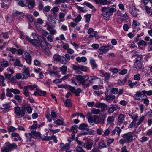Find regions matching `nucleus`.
I'll use <instances>...</instances> for the list:
<instances>
[{
	"label": "nucleus",
	"mask_w": 152,
	"mask_h": 152,
	"mask_svg": "<svg viewBox=\"0 0 152 152\" xmlns=\"http://www.w3.org/2000/svg\"><path fill=\"white\" fill-rule=\"evenodd\" d=\"M33 136H34L37 137H40L41 134L40 132H36V131L31 132Z\"/></svg>",
	"instance_id": "nucleus-52"
},
{
	"label": "nucleus",
	"mask_w": 152,
	"mask_h": 152,
	"mask_svg": "<svg viewBox=\"0 0 152 152\" xmlns=\"http://www.w3.org/2000/svg\"><path fill=\"white\" fill-rule=\"evenodd\" d=\"M24 71L22 73V79H26L29 76L30 74L29 72V68H26L25 66L24 67Z\"/></svg>",
	"instance_id": "nucleus-11"
},
{
	"label": "nucleus",
	"mask_w": 152,
	"mask_h": 152,
	"mask_svg": "<svg viewBox=\"0 0 152 152\" xmlns=\"http://www.w3.org/2000/svg\"><path fill=\"white\" fill-rule=\"evenodd\" d=\"M116 110V107L114 106H112L109 108L108 110V113L109 114H111Z\"/></svg>",
	"instance_id": "nucleus-42"
},
{
	"label": "nucleus",
	"mask_w": 152,
	"mask_h": 152,
	"mask_svg": "<svg viewBox=\"0 0 152 152\" xmlns=\"http://www.w3.org/2000/svg\"><path fill=\"white\" fill-rule=\"evenodd\" d=\"M14 98L19 102H21L22 101L21 98L19 95H15Z\"/></svg>",
	"instance_id": "nucleus-63"
},
{
	"label": "nucleus",
	"mask_w": 152,
	"mask_h": 152,
	"mask_svg": "<svg viewBox=\"0 0 152 152\" xmlns=\"http://www.w3.org/2000/svg\"><path fill=\"white\" fill-rule=\"evenodd\" d=\"M48 20L51 23H53L54 24L56 23L55 19L52 15H48Z\"/></svg>",
	"instance_id": "nucleus-34"
},
{
	"label": "nucleus",
	"mask_w": 152,
	"mask_h": 152,
	"mask_svg": "<svg viewBox=\"0 0 152 152\" xmlns=\"http://www.w3.org/2000/svg\"><path fill=\"white\" fill-rule=\"evenodd\" d=\"M42 140H49L52 139V136H44V137H41Z\"/></svg>",
	"instance_id": "nucleus-50"
},
{
	"label": "nucleus",
	"mask_w": 152,
	"mask_h": 152,
	"mask_svg": "<svg viewBox=\"0 0 152 152\" xmlns=\"http://www.w3.org/2000/svg\"><path fill=\"white\" fill-rule=\"evenodd\" d=\"M68 88L71 92L72 93H75L77 96H79V94L82 92V90L80 88L76 90L74 87L71 86H69Z\"/></svg>",
	"instance_id": "nucleus-10"
},
{
	"label": "nucleus",
	"mask_w": 152,
	"mask_h": 152,
	"mask_svg": "<svg viewBox=\"0 0 152 152\" xmlns=\"http://www.w3.org/2000/svg\"><path fill=\"white\" fill-rule=\"evenodd\" d=\"M68 2L67 0H55V3L57 4H59L61 3H64L65 2Z\"/></svg>",
	"instance_id": "nucleus-45"
},
{
	"label": "nucleus",
	"mask_w": 152,
	"mask_h": 152,
	"mask_svg": "<svg viewBox=\"0 0 152 152\" xmlns=\"http://www.w3.org/2000/svg\"><path fill=\"white\" fill-rule=\"evenodd\" d=\"M102 75L103 77H104V81L107 82H108L109 81L110 78V74L107 72H103L102 73Z\"/></svg>",
	"instance_id": "nucleus-20"
},
{
	"label": "nucleus",
	"mask_w": 152,
	"mask_h": 152,
	"mask_svg": "<svg viewBox=\"0 0 152 152\" xmlns=\"http://www.w3.org/2000/svg\"><path fill=\"white\" fill-rule=\"evenodd\" d=\"M65 106L67 107H71L72 105L70 99H67L65 102Z\"/></svg>",
	"instance_id": "nucleus-35"
},
{
	"label": "nucleus",
	"mask_w": 152,
	"mask_h": 152,
	"mask_svg": "<svg viewBox=\"0 0 152 152\" xmlns=\"http://www.w3.org/2000/svg\"><path fill=\"white\" fill-rule=\"evenodd\" d=\"M25 135L27 138V142H30L32 141V139L33 138V135L31 133H25Z\"/></svg>",
	"instance_id": "nucleus-22"
},
{
	"label": "nucleus",
	"mask_w": 152,
	"mask_h": 152,
	"mask_svg": "<svg viewBox=\"0 0 152 152\" xmlns=\"http://www.w3.org/2000/svg\"><path fill=\"white\" fill-rule=\"evenodd\" d=\"M105 94V100L108 102H110L109 101L110 100H114L115 98V96L114 95H108V93L106 92Z\"/></svg>",
	"instance_id": "nucleus-16"
},
{
	"label": "nucleus",
	"mask_w": 152,
	"mask_h": 152,
	"mask_svg": "<svg viewBox=\"0 0 152 152\" xmlns=\"http://www.w3.org/2000/svg\"><path fill=\"white\" fill-rule=\"evenodd\" d=\"M35 4V2L34 0H29L28 1V6L30 9H32Z\"/></svg>",
	"instance_id": "nucleus-25"
},
{
	"label": "nucleus",
	"mask_w": 152,
	"mask_h": 152,
	"mask_svg": "<svg viewBox=\"0 0 152 152\" xmlns=\"http://www.w3.org/2000/svg\"><path fill=\"white\" fill-rule=\"evenodd\" d=\"M65 16V14L61 12L59 14V18L60 19V21L63 22L64 21V20L63 19V18Z\"/></svg>",
	"instance_id": "nucleus-47"
},
{
	"label": "nucleus",
	"mask_w": 152,
	"mask_h": 152,
	"mask_svg": "<svg viewBox=\"0 0 152 152\" xmlns=\"http://www.w3.org/2000/svg\"><path fill=\"white\" fill-rule=\"evenodd\" d=\"M133 133L129 132L123 134L122 137L123 139L120 140L119 143L121 145L125 143H129L133 140Z\"/></svg>",
	"instance_id": "nucleus-2"
},
{
	"label": "nucleus",
	"mask_w": 152,
	"mask_h": 152,
	"mask_svg": "<svg viewBox=\"0 0 152 152\" xmlns=\"http://www.w3.org/2000/svg\"><path fill=\"white\" fill-rule=\"evenodd\" d=\"M36 90L38 91V95L40 96H45L47 94L46 92L45 91H42L37 88Z\"/></svg>",
	"instance_id": "nucleus-32"
},
{
	"label": "nucleus",
	"mask_w": 152,
	"mask_h": 152,
	"mask_svg": "<svg viewBox=\"0 0 152 152\" xmlns=\"http://www.w3.org/2000/svg\"><path fill=\"white\" fill-rule=\"evenodd\" d=\"M70 144L66 143L64 145L63 143H61L60 144V147L62 151H65V152H71L70 149Z\"/></svg>",
	"instance_id": "nucleus-7"
},
{
	"label": "nucleus",
	"mask_w": 152,
	"mask_h": 152,
	"mask_svg": "<svg viewBox=\"0 0 152 152\" xmlns=\"http://www.w3.org/2000/svg\"><path fill=\"white\" fill-rule=\"evenodd\" d=\"M145 119V117L144 116H142L141 117L139 120V121L137 123V125H140L142 122Z\"/></svg>",
	"instance_id": "nucleus-64"
},
{
	"label": "nucleus",
	"mask_w": 152,
	"mask_h": 152,
	"mask_svg": "<svg viewBox=\"0 0 152 152\" xmlns=\"http://www.w3.org/2000/svg\"><path fill=\"white\" fill-rule=\"evenodd\" d=\"M76 7L78 10H79L81 12H82L83 13L85 12L86 11V10L84 8L81 7L76 6Z\"/></svg>",
	"instance_id": "nucleus-49"
},
{
	"label": "nucleus",
	"mask_w": 152,
	"mask_h": 152,
	"mask_svg": "<svg viewBox=\"0 0 152 152\" xmlns=\"http://www.w3.org/2000/svg\"><path fill=\"white\" fill-rule=\"evenodd\" d=\"M79 69L85 72H86L87 71V68L86 66L81 65H80Z\"/></svg>",
	"instance_id": "nucleus-57"
},
{
	"label": "nucleus",
	"mask_w": 152,
	"mask_h": 152,
	"mask_svg": "<svg viewBox=\"0 0 152 152\" xmlns=\"http://www.w3.org/2000/svg\"><path fill=\"white\" fill-rule=\"evenodd\" d=\"M114 118L113 116H109L108 117L107 122V124H110L114 121Z\"/></svg>",
	"instance_id": "nucleus-38"
},
{
	"label": "nucleus",
	"mask_w": 152,
	"mask_h": 152,
	"mask_svg": "<svg viewBox=\"0 0 152 152\" xmlns=\"http://www.w3.org/2000/svg\"><path fill=\"white\" fill-rule=\"evenodd\" d=\"M98 147L100 149H101L106 147V145L105 144L104 141L103 140H102L99 142L98 144Z\"/></svg>",
	"instance_id": "nucleus-24"
},
{
	"label": "nucleus",
	"mask_w": 152,
	"mask_h": 152,
	"mask_svg": "<svg viewBox=\"0 0 152 152\" xmlns=\"http://www.w3.org/2000/svg\"><path fill=\"white\" fill-rule=\"evenodd\" d=\"M14 64L16 66L18 67H23V65L21 63L20 61L18 58H16Z\"/></svg>",
	"instance_id": "nucleus-28"
},
{
	"label": "nucleus",
	"mask_w": 152,
	"mask_h": 152,
	"mask_svg": "<svg viewBox=\"0 0 152 152\" xmlns=\"http://www.w3.org/2000/svg\"><path fill=\"white\" fill-rule=\"evenodd\" d=\"M124 119V115L120 114L118 117V121L120 123H122Z\"/></svg>",
	"instance_id": "nucleus-44"
},
{
	"label": "nucleus",
	"mask_w": 152,
	"mask_h": 152,
	"mask_svg": "<svg viewBox=\"0 0 152 152\" xmlns=\"http://www.w3.org/2000/svg\"><path fill=\"white\" fill-rule=\"evenodd\" d=\"M91 112L94 114H98L100 112V110L99 109L93 108L91 109Z\"/></svg>",
	"instance_id": "nucleus-41"
},
{
	"label": "nucleus",
	"mask_w": 152,
	"mask_h": 152,
	"mask_svg": "<svg viewBox=\"0 0 152 152\" xmlns=\"http://www.w3.org/2000/svg\"><path fill=\"white\" fill-rule=\"evenodd\" d=\"M15 112L18 118H21L24 116L25 114L26 108L22 107L21 109L19 106H17L15 108Z\"/></svg>",
	"instance_id": "nucleus-3"
},
{
	"label": "nucleus",
	"mask_w": 152,
	"mask_h": 152,
	"mask_svg": "<svg viewBox=\"0 0 152 152\" xmlns=\"http://www.w3.org/2000/svg\"><path fill=\"white\" fill-rule=\"evenodd\" d=\"M129 17L126 13L123 14L120 17V18L122 21H124L128 19Z\"/></svg>",
	"instance_id": "nucleus-36"
},
{
	"label": "nucleus",
	"mask_w": 152,
	"mask_h": 152,
	"mask_svg": "<svg viewBox=\"0 0 152 152\" xmlns=\"http://www.w3.org/2000/svg\"><path fill=\"white\" fill-rule=\"evenodd\" d=\"M11 88L12 92L15 94H18L20 93V91L18 89H13V88Z\"/></svg>",
	"instance_id": "nucleus-51"
},
{
	"label": "nucleus",
	"mask_w": 152,
	"mask_h": 152,
	"mask_svg": "<svg viewBox=\"0 0 152 152\" xmlns=\"http://www.w3.org/2000/svg\"><path fill=\"white\" fill-rule=\"evenodd\" d=\"M45 43L43 42L42 41L39 40V47H41L43 51L45 50V49H46V46L45 43L47 45H49L47 42L45 41Z\"/></svg>",
	"instance_id": "nucleus-18"
},
{
	"label": "nucleus",
	"mask_w": 152,
	"mask_h": 152,
	"mask_svg": "<svg viewBox=\"0 0 152 152\" xmlns=\"http://www.w3.org/2000/svg\"><path fill=\"white\" fill-rule=\"evenodd\" d=\"M26 38L30 43L33 44L34 46L39 48V42L38 41L37 39H32L30 38L28 36H26Z\"/></svg>",
	"instance_id": "nucleus-8"
},
{
	"label": "nucleus",
	"mask_w": 152,
	"mask_h": 152,
	"mask_svg": "<svg viewBox=\"0 0 152 152\" xmlns=\"http://www.w3.org/2000/svg\"><path fill=\"white\" fill-rule=\"evenodd\" d=\"M95 1V2L98 4H101L104 5L107 4L108 2V1L107 0H99Z\"/></svg>",
	"instance_id": "nucleus-33"
},
{
	"label": "nucleus",
	"mask_w": 152,
	"mask_h": 152,
	"mask_svg": "<svg viewBox=\"0 0 152 152\" xmlns=\"http://www.w3.org/2000/svg\"><path fill=\"white\" fill-rule=\"evenodd\" d=\"M107 47L105 46L101 47L98 50V52L99 54L102 55L107 52L109 50Z\"/></svg>",
	"instance_id": "nucleus-15"
},
{
	"label": "nucleus",
	"mask_w": 152,
	"mask_h": 152,
	"mask_svg": "<svg viewBox=\"0 0 152 152\" xmlns=\"http://www.w3.org/2000/svg\"><path fill=\"white\" fill-rule=\"evenodd\" d=\"M76 60L78 62H80L81 61L85 62L86 61L87 59L85 57H77L76 58Z\"/></svg>",
	"instance_id": "nucleus-27"
},
{
	"label": "nucleus",
	"mask_w": 152,
	"mask_h": 152,
	"mask_svg": "<svg viewBox=\"0 0 152 152\" xmlns=\"http://www.w3.org/2000/svg\"><path fill=\"white\" fill-rule=\"evenodd\" d=\"M58 10L59 8L57 7H53L51 10L54 15H55L56 12H58Z\"/></svg>",
	"instance_id": "nucleus-55"
},
{
	"label": "nucleus",
	"mask_w": 152,
	"mask_h": 152,
	"mask_svg": "<svg viewBox=\"0 0 152 152\" xmlns=\"http://www.w3.org/2000/svg\"><path fill=\"white\" fill-rule=\"evenodd\" d=\"M84 5H85L90 8L92 9L94 8V6L90 3L87 2H85L83 4Z\"/></svg>",
	"instance_id": "nucleus-54"
},
{
	"label": "nucleus",
	"mask_w": 152,
	"mask_h": 152,
	"mask_svg": "<svg viewBox=\"0 0 152 152\" xmlns=\"http://www.w3.org/2000/svg\"><path fill=\"white\" fill-rule=\"evenodd\" d=\"M85 145H86V146H85V148L88 150H90L92 147L93 144L92 142L87 141L85 143Z\"/></svg>",
	"instance_id": "nucleus-31"
},
{
	"label": "nucleus",
	"mask_w": 152,
	"mask_h": 152,
	"mask_svg": "<svg viewBox=\"0 0 152 152\" xmlns=\"http://www.w3.org/2000/svg\"><path fill=\"white\" fill-rule=\"evenodd\" d=\"M130 11L131 13L134 17H136L138 14L139 10L136 9L135 6L132 4L130 6Z\"/></svg>",
	"instance_id": "nucleus-9"
},
{
	"label": "nucleus",
	"mask_w": 152,
	"mask_h": 152,
	"mask_svg": "<svg viewBox=\"0 0 152 152\" xmlns=\"http://www.w3.org/2000/svg\"><path fill=\"white\" fill-rule=\"evenodd\" d=\"M12 15L14 17L20 18L23 16L24 13L22 12H19L17 10H13L12 12Z\"/></svg>",
	"instance_id": "nucleus-13"
},
{
	"label": "nucleus",
	"mask_w": 152,
	"mask_h": 152,
	"mask_svg": "<svg viewBox=\"0 0 152 152\" xmlns=\"http://www.w3.org/2000/svg\"><path fill=\"white\" fill-rule=\"evenodd\" d=\"M98 79L100 80H101V79L100 78L97 77L95 75L94 76H91L89 77H88L87 79V80H88L89 81V82L90 83H93V81L95 80L96 79Z\"/></svg>",
	"instance_id": "nucleus-21"
},
{
	"label": "nucleus",
	"mask_w": 152,
	"mask_h": 152,
	"mask_svg": "<svg viewBox=\"0 0 152 152\" xmlns=\"http://www.w3.org/2000/svg\"><path fill=\"white\" fill-rule=\"evenodd\" d=\"M6 91L7 92L6 94V96L7 97H12L13 96L12 94V92L11 88L10 89L9 88H7L6 90Z\"/></svg>",
	"instance_id": "nucleus-26"
},
{
	"label": "nucleus",
	"mask_w": 152,
	"mask_h": 152,
	"mask_svg": "<svg viewBox=\"0 0 152 152\" xmlns=\"http://www.w3.org/2000/svg\"><path fill=\"white\" fill-rule=\"evenodd\" d=\"M1 151L2 152H10L9 149L5 146L1 148Z\"/></svg>",
	"instance_id": "nucleus-58"
},
{
	"label": "nucleus",
	"mask_w": 152,
	"mask_h": 152,
	"mask_svg": "<svg viewBox=\"0 0 152 152\" xmlns=\"http://www.w3.org/2000/svg\"><path fill=\"white\" fill-rule=\"evenodd\" d=\"M115 130L116 132H117L118 136H120V134L122 130L120 129L119 127L118 126L116 127L115 128Z\"/></svg>",
	"instance_id": "nucleus-61"
},
{
	"label": "nucleus",
	"mask_w": 152,
	"mask_h": 152,
	"mask_svg": "<svg viewBox=\"0 0 152 152\" xmlns=\"http://www.w3.org/2000/svg\"><path fill=\"white\" fill-rule=\"evenodd\" d=\"M129 85L131 88H132L134 86H137L138 85L137 84V82L136 81L134 82H132L130 80H129Z\"/></svg>",
	"instance_id": "nucleus-40"
},
{
	"label": "nucleus",
	"mask_w": 152,
	"mask_h": 152,
	"mask_svg": "<svg viewBox=\"0 0 152 152\" xmlns=\"http://www.w3.org/2000/svg\"><path fill=\"white\" fill-rule=\"evenodd\" d=\"M127 81V78L125 77L124 79L120 80L118 81V83L119 85H122L124 84Z\"/></svg>",
	"instance_id": "nucleus-48"
},
{
	"label": "nucleus",
	"mask_w": 152,
	"mask_h": 152,
	"mask_svg": "<svg viewBox=\"0 0 152 152\" xmlns=\"http://www.w3.org/2000/svg\"><path fill=\"white\" fill-rule=\"evenodd\" d=\"M60 69L62 72V74H65L67 71V67L66 66L63 65L62 67L60 68Z\"/></svg>",
	"instance_id": "nucleus-37"
},
{
	"label": "nucleus",
	"mask_w": 152,
	"mask_h": 152,
	"mask_svg": "<svg viewBox=\"0 0 152 152\" xmlns=\"http://www.w3.org/2000/svg\"><path fill=\"white\" fill-rule=\"evenodd\" d=\"M22 58L25 60L26 62L29 64H31L32 58L31 55L28 52H25L22 55Z\"/></svg>",
	"instance_id": "nucleus-6"
},
{
	"label": "nucleus",
	"mask_w": 152,
	"mask_h": 152,
	"mask_svg": "<svg viewBox=\"0 0 152 152\" xmlns=\"http://www.w3.org/2000/svg\"><path fill=\"white\" fill-rule=\"evenodd\" d=\"M101 10L104 18L108 20L110 19V16L112 15L113 13L115 12L116 10L115 8L103 7L101 8Z\"/></svg>",
	"instance_id": "nucleus-1"
},
{
	"label": "nucleus",
	"mask_w": 152,
	"mask_h": 152,
	"mask_svg": "<svg viewBox=\"0 0 152 152\" xmlns=\"http://www.w3.org/2000/svg\"><path fill=\"white\" fill-rule=\"evenodd\" d=\"M37 128V127L36 124H34L33 125H32L31 127V132H33L34 131H36V129Z\"/></svg>",
	"instance_id": "nucleus-59"
},
{
	"label": "nucleus",
	"mask_w": 152,
	"mask_h": 152,
	"mask_svg": "<svg viewBox=\"0 0 152 152\" xmlns=\"http://www.w3.org/2000/svg\"><path fill=\"white\" fill-rule=\"evenodd\" d=\"M106 117V115L105 114L100 115V117L98 118L97 121L99 122V123H104V120Z\"/></svg>",
	"instance_id": "nucleus-17"
},
{
	"label": "nucleus",
	"mask_w": 152,
	"mask_h": 152,
	"mask_svg": "<svg viewBox=\"0 0 152 152\" xmlns=\"http://www.w3.org/2000/svg\"><path fill=\"white\" fill-rule=\"evenodd\" d=\"M86 117L88 120V122L90 124L93 123L95 124L99 123V122L97 121V120L98 118H99V117L96 115L92 116L90 112L88 113L86 115Z\"/></svg>",
	"instance_id": "nucleus-4"
},
{
	"label": "nucleus",
	"mask_w": 152,
	"mask_h": 152,
	"mask_svg": "<svg viewBox=\"0 0 152 152\" xmlns=\"http://www.w3.org/2000/svg\"><path fill=\"white\" fill-rule=\"evenodd\" d=\"M142 56H138L136 59L134 65L135 68L137 69H140L142 68V63L141 62V60L142 59Z\"/></svg>",
	"instance_id": "nucleus-5"
},
{
	"label": "nucleus",
	"mask_w": 152,
	"mask_h": 152,
	"mask_svg": "<svg viewBox=\"0 0 152 152\" xmlns=\"http://www.w3.org/2000/svg\"><path fill=\"white\" fill-rule=\"evenodd\" d=\"M101 108L102 110H105L107 109L108 106L104 103H102Z\"/></svg>",
	"instance_id": "nucleus-60"
},
{
	"label": "nucleus",
	"mask_w": 152,
	"mask_h": 152,
	"mask_svg": "<svg viewBox=\"0 0 152 152\" xmlns=\"http://www.w3.org/2000/svg\"><path fill=\"white\" fill-rule=\"evenodd\" d=\"M77 126L76 125H74L73 126H72L71 129V131L74 133H76L77 132Z\"/></svg>",
	"instance_id": "nucleus-46"
},
{
	"label": "nucleus",
	"mask_w": 152,
	"mask_h": 152,
	"mask_svg": "<svg viewBox=\"0 0 152 152\" xmlns=\"http://www.w3.org/2000/svg\"><path fill=\"white\" fill-rule=\"evenodd\" d=\"M88 125L85 123H82L79 126L78 128L80 130H86L88 127Z\"/></svg>",
	"instance_id": "nucleus-30"
},
{
	"label": "nucleus",
	"mask_w": 152,
	"mask_h": 152,
	"mask_svg": "<svg viewBox=\"0 0 152 152\" xmlns=\"http://www.w3.org/2000/svg\"><path fill=\"white\" fill-rule=\"evenodd\" d=\"M91 15L88 14L84 15V17L86 18V22H89L90 21V18H91Z\"/></svg>",
	"instance_id": "nucleus-53"
},
{
	"label": "nucleus",
	"mask_w": 152,
	"mask_h": 152,
	"mask_svg": "<svg viewBox=\"0 0 152 152\" xmlns=\"http://www.w3.org/2000/svg\"><path fill=\"white\" fill-rule=\"evenodd\" d=\"M1 65L2 67H6L9 66V63L7 61H4L1 62Z\"/></svg>",
	"instance_id": "nucleus-43"
},
{
	"label": "nucleus",
	"mask_w": 152,
	"mask_h": 152,
	"mask_svg": "<svg viewBox=\"0 0 152 152\" xmlns=\"http://www.w3.org/2000/svg\"><path fill=\"white\" fill-rule=\"evenodd\" d=\"M5 146L10 150H13L16 148L17 146L15 143L11 144L9 142H7L5 143Z\"/></svg>",
	"instance_id": "nucleus-12"
},
{
	"label": "nucleus",
	"mask_w": 152,
	"mask_h": 152,
	"mask_svg": "<svg viewBox=\"0 0 152 152\" xmlns=\"http://www.w3.org/2000/svg\"><path fill=\"white\" fill-rule=\"evenodd\" d=\"M90 63L93 69L97 66V65L96 63L94 60L93 58L90 59Z\"/></svg>",
	"instance_id": "nucleus-29"
},
{
	"label": "nucleus",
	"mask_w": 152,
	"mask_h": 152,
	"mask_svg": "<svg viewBox=\"0 0 152 152\" xmlns=\"http://www.w3.org/2000/svg\"><path fill=\"white\" fill-rule=\"evenodd\" d=\"M47 27V29L50 31V34L52 35L55 34L56 32V31L51 26L47 23L46 24Z\"/></svg>",
	"instance_id": "nucleus-14"
},
{
	"label": "nucleus",
	"mask_w": 152,
	"mask_h": 152,
	"mask_svg": "<svg viewBox=\"0 0 152 152\" xmlns=\"http://www.w3.org/2000/svg\"><path fill=\"white\" fill-rule=\"evenodd\" d=\"M142 92L144 94H146L148 96H150L152 95V90H149V91H146L143 90Z\"/></svg>",
	"instance_id": "nucleus-56"
},
{
	"label": "nucleus",
	"mask_w": 152,
	"mask_h": 152,
	"mask_svg": "<svg viewBox=\"0 0 152 152\" xmlns=\"http://www.w3.org/2000/svg\"><path fill=\"white\" fill-rule=\"evenodd\" d=\"M138 45H140L142 46H146L147 45V44L145 41L143 40H141L139 41L138 43Z\"/></svg>",
	"instance_id": "nucleus-62"
},
{
	"label": "nucleus",
	"mask_w": 152,
	"mask_h": 152,
	"mask_svg": "<svg viewBox=\"0 0 152 152\" xmlns=\"http://www.w3.org/2000/svg\"><path fill=\"white\" fill-rule=\"evenodd\" d=\"M76 78L80 82L81 84L83 83H85L86 81L87 80V79H85L83 76L80 75L76 76Z\"/></svg>",
	"instance_id": "nucleus-19"
},
{
	"label": "nucleus",
	"mask_w": 152,
	"mask_h": 152,
	"mask_svg": "<svg viewBox=\"0 0 152 152\" xmlns=\"http://www.w3.org/2000/svg\"><path fill=\"white\" fill-rule=\"evenodd\" d=\"M61 56H60L58 54H55L53 57V61L54 62H58L61 59Z\"/></svg>",
	"instance_id": "nucleus-23"
},
{
	"label": "nucleus",
	"mask_w": 152,
	"mask_h": 152,
	"mask_svg": "<svg viewBox=\"0 0 152 152\" xmlns=\"http://www.w3.org/2000/svg\"><path fill=\"white\" fill-rule=\"evenodd\" d=\"M61 59L59 61L61 63L64 64H66L67 63L68 61L66 59V58L64 56H61Z\"/></svg>",
	"instance_id": "nucleus-39"
}]
</instances>
